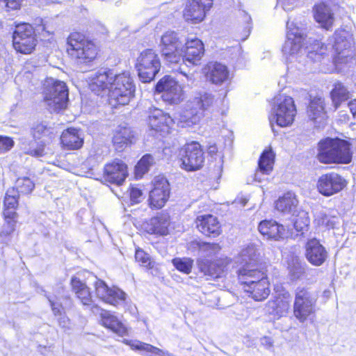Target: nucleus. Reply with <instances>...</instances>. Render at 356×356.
I'll return each mask as SVG.
<instances>
[{
    "label": "nucleus",
    "instance_id": "nucleus-60",
    "mask_svg": "<svg viewBox=\"0 0 356 356\" xmlns=\"http://www.w3.org/2000/svg\"><path fill=\"white\" fill-rule=\"evenodd\" d=\"M348 106L354 118H356V99L350 102Z\"/></svg>",
    "mask_w": 356,
    "mask_h": 356
},
{
    "label": "nucleus",
    "instance_id": "nucleus-25",
    "mask_svg": "<svg viewBox=\"0 0 356 356\" xmlns=\"http://www.w3.org/2000/svg\"><path fill=\"white\" fill-rule=\"evenodd\" d=\"M204 54L203 42L198 38H188L185 43L183 60L193 65H197Z\"/></svg>",
    "mask_w": 356,
    "mask_h": 356
},
{
    "label": "nucleus",
    "instance_id": "nucleus-47",
    "mask_svg": "<svg viewBox=\"0 0 356 356\" xmlns=\"http://www.w3.org/2000/svg\"><path fill=\"white\" fill-rule=\"evenodd\" d=\"M332 98L336 106L350 98V92L341 83H336L331 92Z\"/></svg>",
    "mask_w": 356,
    "mask_h": 356
},
{
    "label": "nucleus",
    "instance_id": "nucleus-9",
    "mask_svg": "<svg viewBox=\"0 0 356 356\" xmlns=\"http://www.w3.org/2000/svg\"><path fill=\"white\" fill-rule=\"evenodd\" d=\"M136 68L141 81L150 82L160 70V59L154 51L145 49L137 58Z\"/></svg>",
    "mask_w": 356,
    "mask_h": 356
},
{
    "label": "nucleus",
    "instance_id": "nucleus-33",
    "mask_svg": "<svg viewBox=\"0 0 356 356\" xmlns=\"http://www.w3.org/2000/svg\"><path fill=\"white\" fill-rule=\"evenodd\" d=\"M259 252L255 245H249L242 249L235 259V262L241 265V268H250L257 266L259 259Z\"/></svg>",
    "mask_w": 356,
    "mask_h": 356
},
{
    "label": "nucleus",
    "instance_id": "nucleus-41",
    "mask_svg": "<svg viewBox=\"0 0 356 356\" xmlns=\"http://www.w3.org/2000/svg\"><path fill=\"white\" fill-rule=\"evenodd\" d=\"M309 45L305 47L307 57L314 61H320L327 53V47L317 40L309 41Z\"/></svg>",
    "mask_w": 356,
    "mask_h": 356
},
{
    "label": "nucleus",
    "instance_id": "nucleus-34",
    "mask_svg": "<svg viewBox=\"0 0 356 356\" xmlns=\"http://www.w3.org/2000/svg\"><path fill=\"white\" fill-rule=\"evenodd\" d=\"M298 200L296 195L291 192H286L275 202L276 209L284 214L295 215L298 209Z\"/></svg>",
    "mask_w": 356,
    "mask_h": 356
},
{
    "label": "nucleus",
    "instance_id": "nucleus-6",
    "mask_svg": "<svg viewBox=\"0 0 356 356\" xmlns=\"http://www.w3.org/2000/svg\"><path fill=\"white\" fill-rule=\"evenodd\" d=\"M317 300V295L309 288H296L293 311V316L300 323L313 320L316 312Z\"/></svg>",
    "mask_w": 356,
    "mask_h": 356
},
{
    "label": "nucleus",
    "instance_id": "nucleus-28",
    "mask_svg": "<svg viewBox=\"0 0 356 356\" xmlns=\"http://www.w3.org/2000/svg\"><path fill=\"white\" fill-rule=\"evenodd\" d=\"M169 225V216L167 213H160L146 222L144 229L150 234L165 236L168 234Z\"/></svg>",
    "mask_w": 356,
    "mask_h": 356
},
{
    "label": "nucleus",
    "instance_id": "nucleus-23",
    "mask_svg": "<svg viewBox=\"0 0 356 356\" xmlns=\"http://www.w3.org/2000/svg\"><path fill=\"white\" fill-rule=\"evenodd\" d=\"M174 120L162 110L154 108L150 109L149 115V124L151 128L162 134H168Z\"/></svg>",
    "mask_w": 356,
    "mask_h": 356
},
{
    "label": "nucleus",
    "instance_id": "nucleus-46",
    "mask_svg": "<svg viewBox=\"0 0 356 356\" xmlns=\"http://www.w3.org/2000/svg\"><path fill=\"white\" fill-rule=\"evenodd\" d=\"M200 259H207L216 255L221 250L218 243H199Z\"/></svg>",
    "mask_w": 356,
    "mask_h": 356
},
{
    "label": "nucleus",
    "instance_id": "nucleus-10",
    "mask_svg": "<svg viewBox=\"0 0 356 356\" xmlns=\"http://www.w3.org/2000/svg\"><path fill=\"white\" fill-rule=\"evenodd\" d=\"M37 44V39L33 26L28 23L17 24L13 35V44L15 49L22 54L32 52Z\"/></svg>",
    "mask_w": 356,
    "mask_h": 356
},
{
    "label": "nucleus",
    "instance_id": "nucleus-18",
    "mask_svg": "<svg viewBox=\"0 0 356 356\" xmlns=\"http://www.w3.org/2000/svg\"><path fill=\"white\" fill-rule=\"evenodd\" d=\"M231 260L227 257H222L213 261L207 259H198L197 265L201 273L207 276L208 279H216L224 275Z\"/></svg>",
    "mask_w": 356,
    "mask_h": 356
},
{
    "label": "nucleus",
    "instance_id": "nucleus-38",
    "mask_svg": "<svg viewBox=\"0 0 356 356\" xmlns=\"http://www.w3.org/2000/svg\"><path fill=\"white\" fill-rule=\"evenodd\" d=\"M330 213V211L324 209H316L314 212V222L318 226H323L327 229H334L339 224V219Z\"/></svg>",
    "mask_w": 356,
    "mask_h": 356
},
{
    "label": "nucleus",
    "instance_id": "nucleus-49",
    "mask_svg": "<svg viewBox=\"0 0 356 356\" xmlns=\"http://www.w3.org/2000/svg\"><path fill=\"white\" fill-rule=\"evenodd\" d=\"M44 141L38 143L36 140H34L24 147V151L26 154L35 157H40L44 155Z\"/></svg>",
    "mask_w": 356,
    "mask_h": 356
},
{
    "label": "nucleus",
    "instance_id": "nucleus-20",
    "mask_svg": "<svg viewBox=\"0 0 356 356\" xmlns=\"http://www.w3.org/2000/svg\"><path fill=\"white\" fill-rule=\"evenodd\" d=\"M95 282L97 296L104 302L116 305L125 300L126 294L118 288H109L102 280L97 279Z\"/></svg>",
    "mask_w": 356,
    "mask_h": 356
},
{
    "label": "nucleus",
    "instance_id": "nucleus-3",
    "mask_svg": "<svg viewBox=\"0 0 356 356\" xmlns=\"http://www.w3.org/2000/svg\"><path fill=\"white\" fill-rule=\"evenodd\" d=\"M217 99L215 96L209 92L201 91L197 92L193 98L188 101L186 111L181 116L182 125L191 127L200 122L206 112L211 111L216 105Z\"/></svg>",
    "mask_w": 356,
    "mask_h": 356
},
{
    "label": "nucleus",
    "instance_id": "nucleus-48",
    "mask_svg": "<svg viewBox=\"0 0 356 356\" xmlns=\"http://www.w3.org/2000/svg\"><path fill=\"white\" fill-rule=\"evenodd\" d=\"M35 188L34 181L29 177H19L15 181V191L22 194H29Z\"/></svg>",
    "mask_w": 356,
    "mask_h": 356
},
{
    "label": "nucleus",
    "instance_id": "nucleus-21",
    "mask_svg": "<svg viewBox=\"0 0 356 356\" xmlns=\"http://www.w3.org/2000/svg\"><path fill=\"white\" fill-rule=\"evenodd\" d=\"M345 180L337 173L323 175L318 181V191L325 196L332 195L345 186Z\"/></svg>",
    "mask_w": 356,
    "mask_h": 356
},
{
    "label": "nucleus",
    "instance_id": "nucleus-51",
    "mask_svg": "<svg viewBox=\"0 0 356 356\" xmlns=\"http://www.w3.org/2000/svg\"><path fill=\"white\" fill-rule=\"evenodd\" d=\"M172 262L178 270L186 274L191 273L193 266V260L186 258H175L172 259Z\"/></svg>",
    "mask_w": 356,
    "mask_h": 356
},
{
    "label": "nucleus",
    "instance_id": "nucleus-11",
    "mask_svg": "<svg viewBox=\"0 0 356 356\" xmlns=\"http://www.w3.org/2000/svg\"><path fill=\"white\" fill-rule=\"evenodd\" d=\"M182 42L179 34L174 31H167L161 37L159 48L162 56L169 63L179 61L182 53Z\"/></svg>",
    "mask_w": 356,
    "mask_h": 356
},
{
    "label": "nucleus",
    "instance_id": "nucleus-59",
    "mask_svg": "<svg viewBox=\"0 0 356 356\" xmlns=\"http://www.w3.org/2000/svg\"><path fill=\"white\" fill-rule=\"evenodd\" d=\"M58 321L59 325L61 327H63L64 329L69 327L70 319L65 315L59 316Z\"/></svg>",
    "mask_w": 356,
    "mask_h": 356
},
{
    "label": "nucleus",
    "instance_id": "nucleus-7",
    "mask_svg": "<svg viewBox=\"0 0 356 356\" xmlns=\"http://www.w3.org/2000/svg\"><path fill=\"white\" fill-rule=\"evenodd\" d=\"M333 63L341 70L343 65L353 60L354 42L352 35L346 30L336 31L333 36Z\"/></svg>",
    "mask_w": 356,
    "mask_h": 356
},
{
    "label": "nucleus",
    "instance_id": "nucleus-29",
    "mask_svg": "<svg viewBox=\"0 0 356 356\" xmlns=\"http://www.w3.org/2000/svg\"><path fill=\"white\" fill-rule=\"evenodd\" d=\"M314 17L321 26L326 30L331 29L334 24V16L332 8L324 3L314 6Z\"/></svg>",
    "mask_w": 356,
    "mask_h": 356
},
{
    "label": "nucleus",
    "instance_id": "nucleus-36",
    "mask_svg": "<svg viewBox=\"0 0 356 356\" xmlns=\"http://www.w3.org/2000/svg\"><path fill=\"white\" fill-rule=\"evenodd\" d=\"M60 140L63 147L69 149H79L83 143L80 131L74 128H69L64 131L60 136Z\"/></svg>",
    "mask_w": 356,
    "mask_h": 356
},
{
    "label": "nucleus",
    "instance_id": "nucleus-45",
    "mask_svg": "<svg viewBox=\"0 0 356 356\" xmlns=\"http://www.w3.org/2000/svg\"><path fill=\"white\" fill-rule=\"evenodd\" d=\"M129 344L134 349L146 353L149 356H169L168 352H165L155 346L140 341H130Z\"/></svg>",
    "mask_w": 356,
    "mask_h": 356
},
{
    "label": "nucleus",
    "instance_id": "nucleus-56",
    "mask_svg": "<svg viewBox=\"0 0 356 356\" xmlns=\"http://www.w3.org/2000/svg\"><path fill=\"white\" fill-rule=\"evenodd\" d=\"M130 199L132 203L140 202L143 199V193L138 188H131L130 190Z\"/></svg>",
    "mask_w": 356,
    "mask_h": 356
},
{
    "label": "nucleus",
    "instance_id": "nucleus-44",
    "mask_svg": "<svg viewBox=\"0 0 356 356\" xmlns=\"http://www.w3.org/2000/svg\"><path fill=\"white\" fill-rule=\"evenodd\" d=\"M292 216L294 217L293 220L295 229L298 232H301V234L303 235L305 232L308 230L310 224L308 212L305 210L298 209L295 213V215Z\"/></svg>",
    "mask_w": 356,
    "mask_h": 356
},
{
    "label": "nucleus",
    "instance_id": "nucleus-57",
    "mask_svg": "<svg viewBox=\"0 0 356 356\" xmlns=\"http://www.w3.org/2000/svg\"><path fill=\"white\" fill-rule=\"evenodd\" d=\"M8 10H17L20 8L22 0H0Z\"/></svg>",
    "mask_w": 356,
    "mask_h": 356
},
{
    "label": "nucleus",
    "instance_id": "nucleus-61",
    "mask_svg": "<svg viewBox=\"0 0 356 356\" xmlns=\"http://www.w3.org/2000/svg\"><path fill=\"white\" fill-rule=\"evenodd\" d=\"M261 343L267 348H270L273 346L271 339L269 337H264L261 339Z\"/></svg>",
    "mask_w": 356,
    "mask_h": 356
},
{
    "label": "nucleus",
    "instance_id": "nucleus-63",
    "mask_svg": "<svg viewBox=\"0 0 356 356\" xmlns=\"http://www.w3.org/2000/svg\"><path fill=\"white\" fill-rule=\"evenodd\" d=\"M250 29H251V27L250 26H248L246 27L245 32H246L247 35H246V37L243 39V40H245L247 38V37L250 35Z\"/></svg>",
    "mask_w": 356,
    "mask_h": 356
},
{
    "label": "nucleus",
    "instance_id": "nucleus-26",
    "mask_svg": "<svg viewBox=\"0 0 356 356\" xmlns=\"http://www.w3.org/2000/svg\"><path fill=\"white\" fill-rule=\"evenodd\" d=\"M307 115L315 127H323L327 122V115L325 111V102L321 97H314L309 103L307 108Z\"/></svg>",
    "mask_w": 356,
    "mask_h": 356
},
{
    "label": "nucleus",
    "instance_id": "nucleus-64",
    "mask_svg": "<svg viewBox=\"0 0 356 356\" xmlns=\"http://www.w3.org/2000/svg\"><path fill=\"white\" fill-rule=\"evenodd\" d=\"M184 76H186L188 80L192 81H193V74H186V73H184Z\"/></svg>",
    "mask_w": 356,
    "mask_h": 356
},
{
    "label": "nucleus",
    "instance_id": "nucleus-40",
    "mask_svg": "<svg viewBox=\"0 0 356 356\" xmlns=\"http://www.w3.org/2000/svg\"><path fill=\"white\" fill-rule=\"evenodd\" d=\"M19 193L15 188L7 191L4 198V206L6 207L3 214L6 218H15L16 213L13 211L18 204Z\"/></svg>",
    "mask_w": 356,
    "mask_h": 356
},
{
    "label": "nucleus",
    "instance_id": "nucleus-50",
    "mask_svg": "<svg viewBox=\"0 0 356 356\" xmlns=\"http://www.w3.org/2000/svg\"><path fill=\"white\" fill-rule=\"evenodd\" d=\"M153 162L154 159L151 155L146 154L143 156L136 165V176L137 177H142L148 171Z\"/></svg>",
    "mask_w": 356,
    "mask_h": 356
},
{
    "label": "nucleus",
    "instance_id": "nucleus-35",
    "mask_svg": "<svg viewBox=\"0 0 356 356\" xmlns=\"http://www.w3.org/2000/svg\"><path fill=\"white\" fill-rule=\"evenodd\" d=\"M102 324L111 330L120 337L127 335L128 330L124 325L113 314L108 311H104L101 314Z\"/></svg>",
    "mask_w": 356,
    "mask_h": 356
},
{
    "label": "nucleus",
    "instance_id": "nucleus-24",
    "mask_svg": "<svg viewBox=\"0 0 356 356\" xmlns=\"http://www.w3.org/2000/svg\"><path fill=\"white\" fill-rule=\"evenodd\" d=\"M328 253L320 241L312 238L305 245V257L314 266H321L327 259Z\"/></svg>",
    "mask_w": 356,
    "mask_h": 356
},
{
    "label": "nucleus",
    "instance_id": "nucleus-17",
    "mask_svg": "<svg viewBox=\"0 0 356 356\" xmlns=\"http://www.w3.org/2000/svg\"><path fill=\"white\" fill-rule=\"evenodd\" d=\"M291 297L288 291H284L275 296L269 300L265 307L267 314L273 318L279 319L285 316L291 307Z\"/></svg>",
    "mask_w": 356,
    "mask_h": 356
},
{
    "label": "nucleus",
    "instance_id": "nucleus-12",
    "mask_svg": "<svg viewBox=\"0 0 356 356\" xmlns=\"http://www.w3.org/2000/svg\"><path fill=\"white\" fill-rule=\"evenodd\" d=\"M286 40L285 41L282 51L286 56H294L299 54H305L306 49L303 47L302 44L305 40V33L302 29L293 22H286Z\"/></svg>",
    "mask_w": 356,
    "mask_h": 356
},
{
    "label": "nucleus",
    "instance_id": "nucleus-2",
    "mask_svg": "<svg viewBox=\"0 0 356 356\" xmlns=\"http://www.w3.org/2000/svg\"><path fill=\"white\" fill-rule=\"evenodd\" d=\"M317 158L323 163H348L352 158L350 145L342 139L326 138L318 143Z\"/></svg>",
    "mask_w": 356,
    "mask_h": 356
},
{
    "label": "nucleus",
    "instance_id": "nucleus-5",
    "mask_svg": "<svg viewBox=\"0 0 356 356\" xmlns=\"http://www.w3.org/2000/svg\"><path fill=\"white\" fill-rule=\"evenodd\" d=\"M67 51L79 63H87L97 57V48L95 43L79 33L73 32L67 40Z\"/></svg>",
    "mask_w": 356,
    "mask_h": 356
},
{
    "label": "nucleus",
    "instance_id": "nucleus-43",
    "mask_svg": "<svg viewBox=\"0 0 356 356\" xmlns=\"http://www.w3.org/2000/svg\"><path fill=\"white\" fill-rule=\"evenodd\" d=\"M31 133L35 140H40L47 138L51 139L56 135V130L54 127L46 122L37 123L31 129Z\"/></svg>",
    "mask_w": 356,
    "mask_h": 356
},
{
    "label": "nucleus",
    "instance_id": "nucleus-22",
    "mask_svg": "<svg viewBox=\"0 0 356 356\" xmlns=\"http://www.w3.org/2000/svg\"><path fill=\"white\" fill-rule=\"evenodd\" d=\"M203 73L207 81L215 85H222L229 80V72L226 65L210 62L204 68Z\"/></svg>",
    "mask_w": 356,
    "mask_h": 356
},
{
    "label": "nucleus",
    "instance_id": "nucleus-42",
    "mask_svg": "<svg viewBox=\"0 0 356 356\" xmlns=\"http://www.w3.org/2000/svg\"><path fill=\"white\" fill-rule=\"evenodd\" d=\"M274 159L275 154L271 149L265 150L262 153L258 163L259 172H257L255 174L256 179H257L259 172L268 175L272 171Z\"/></svg>",
    "mask_w": 356,
    "mask_h": 356
},
{
    "label": "nucleus",
    "instance_id": "nucleus-55",
    "mask_svg": "<svg viewBox=\"0 0 356 356\" xmlns=\"http://www.w3.org/2000/svg\"><path fill=\"white\" fill-rule=\"evenodd\" d=\"M13 145L14 142L10 138L0 136V153L8 151Z\"/></svg>",
    "mask_w": 356,
    "mask_h": 356
},
{
    "label": "nucleus",
    "instance_id": "nucleus-16",
    "mask_svg": "<svg viewBox=\"0 0 356 356\" xmlns=\"http://www.w3.org/2000/svg\"><path fill=\"white\" fill-rule=\"evenodd\" d=\"M213 5V0H188L184 10V18L193 24L201 22Z\"/></svg>",
    "mask_w": 356,
    "mask_h": 356
},
{
    "label": "nucleus",
    "instance_id": "nucleus-14",
    "mask_svg": "<svg viewBox=\"0 0 356 356\" xmlns=\"http://www.w3.org/2000/svg\"><path fill=\"white\" fill-rule=\"evenodd\" d=\"M156 91L162 93V99L170 104H177L183 99L181 86L170 76H165L156 84Z\"/></svg>",
    "mask_w": 356,
    "mask_h": 356
},
{
    "label": "nucleus",
    "instance_id": "nucleus-31",
    "mask_svg": "<svg viewBox=\"0 0 356 356\" xmlns=\"http://www.w3.org/2000/svg\"><path fill=\"white\" fill-rule=\"evenodd\" d=\"M258 230L261 234L266 236L268 239H274L276 241L283 238L286 234L284 227L273 220L261 221L259 224Z\"/></svg>",
    "mask_w": 356,
    "mask_h": 356
},
{
    "label": "nucleus",
    "instance_id": "nucleus-4",
    "mask_svg": "<svg viewBox=\"0 0 356 356\" xmlns=\"http://www.w3.org/2000/svg\"><path fill=\"white\" fill-rule=\"evenodd\" d=\"M44 102L50 112L58 113L67 107L68 89L65 82L47 78L43 83Z\"/></svg>",
    "mask_w": 356,
    "mask_h": 356
},
{
    "label": "nucleus",
    "instance_id": "nucleus-30",
    "mask_svg": "<svg viewBox=\"0 0 356 356\" xmlns=\"http://www.w3.org/2000/svg\"><path fill=\"white\" fill-rule=\"evenodd\" d=\"M134 139V133L126 124L118 126L114 130L113 143L118 151H122L131 144Z\"/></svg>",
    "mask_w": 356,
    "mask_h": 356
},
{
    "label": "nucleus",
    "instance_id": "nucleus-1",
    "mask_svg": "<svg viewBox=\"0 0 356 356\" xmlns=\"http://www.w3.org/2000/svg\"><path fill=\"white\" fill-rule=\"evenodd\" d=\"M89 86L97 95L108 93L109 103L113 106L128 104L135 92V86L129 73L115 74L106 69H100L92 74Z\"/></svg>",
    "mask_w": 356,
    "mask_h": 356
},
{
    "label": "nucleus",
    "instance_id": "nucleus-8",
    "mask_svg": "<svg viewBox=\"0 0 356 356\" xmlns=\"http://www.w3.org/2000/svg\"><path fill=\"white\" fill-rule=\"evenodd\" d=\"M296 114V108L293 98L285 95H279L275 98L272 114L269 118L273 130V122L282 127L291 125Z\"/></svg>",
    "mask_w": 356,
    "mask_h": 356
},
{
    "label": "nucleus",
    "instance_id": "nucleus-27",
    "mask_svg": "<svg viewBox=\"0 0 356 356\" xmlns=\"http://www.w3.org/2000/svg\"><path fill=\"white\" fill-rule=\"evenodd\" d=\"M195 223L199 231L208 236H217L220 234V225L218 218L213 215H202L197 217Z\"/></svg>",
    "mask_w": 356,
    "mask_h": 356
},
{
    "label": "nucleus",
    "instance_id": "nucleus-19",
    "mask_svg": "<svg viewBox=\"0 0 356 356\" xmlns=\"http://www.w3.org/2000/svg\"><path fill=\"white\" fill-rule=\"evenodd\" d=\"M127 176V165L121 160L115 159L104 165L103 179L106 182L121 185Z\"/></svg>",
    "mask_w": 356,
    "mask_h": 356
},
{
    "label": "nucleus",
    "instance_id": "nucleus-39",
    "mask_svg": "<svg viewBox=\"0 0 356 356\" xmlns=\"http://www.w3.org/2000/svg\"><path fill=\"white\" fill-rule=\"evenodd\" d=\"M237 273L239 281L243 285H245V281L260 282L261 280H268L265 273L258 270L257 266L250 268H240Z\"/></svg>",
    "mask_w": 356,
    "mask_h": 356
},
{
    "label": "nucleus",
    "instance_id": "nucleus-53",
    "mask_svg": "<svg viewBox=\"0 0 356 356\" xmlns=\"http://www.w3.org/2000/svg\"><path fill=\"white\" fill-rule=\"evenodd\" d=\"M135 259L143 266L151 268V260L149 255L140 249H137L135 253Z\"/></svg>",
    "mask_w": 356,
    "mask_h": 356
},
{
    "label": "nucleus",
    "instance_id": "nucleus-32",
    "mask_svg": "<svg viewBox=\"0 0 356 356\" xmlns=\"http://www.w3.org/2000/svg\"><path fill=\"white\" fill-rule=\"evenodd\" d=\"M244 291L254 300L261 301L270 294L269 282L268 280H261L260 282L245 281Z\"/></svg>",
    "mask_w": 356,
    "mask_h": 356
},
{
    "label": "nucleus",
    "instance_id": "nucleus-54",
    "mask_svg": "<svg viewBox=\"0 0 356 356\" xmlns=\"http://www.w3.org/2000/svg\"><path fill=\"white\" fill-rule=\"evenodd\" d=\"M38 31L44 40H45L46 38H48L47 40H49L54 34V29L46 23H42V24L38 26Z\"/></svg>",
    "mask_w": 356,
    "mask_h": 356
},
{
    "label": "nucleus",
    "instance_id": "nucleus-15",
    "mask_svg": "<svg viewBox=\"0 0 356 356\" xmlns=\"http://www.w3.org/2000/svg\"><path fill=\"white\" fill-rule=\"evenodd\" d=\"M153 188L149 192V205L152 208H162L170 195V185L163 176H157L153 180Z\"/></svg>",
    "mask_w": 356,
    "mask_h": 356
},
{
    "label": "nucleus",
    "instance_id": "nucleus-62",
    "mask_svg": "<svg viewBox=\"0 0 356 356\" xmlns=\"http://www.w3.org/2000/svg\"><path fill=\"white\" fill-rule=\"evenodd\" d=\"M209 154H213L217 152V147L216 145H211L208 149Z\"/></svg>",
    "mask_w": 356,
    "mask_h": 356
},
{
    "label": "nucleus",
    "instance_id": "nucleus-13",
    "mask_svg": "<svg viewBox=\"0 0 356 356\" xmlns=\"http://www.w3.org/2000/svg\"><path fill=\"white\" fill-rule=\"evenodd\" d=\"M181 167L187 171L199 170L203 165L204 156L200 145L196 142L186 144L180 152Z\"/></svg>",
    "mask_w": 356,
    "mask_h": 356
},
{
    "label": "nucleus",
    "instance_id": "nucleus-58",
    "mask_svg": "<svg viewBox=\"0 0 356 356\" xmlns=\"http://www.w3.org/2000/svg\"><path fill=\"white\" fill-rule=\"evenodd\" d=\"M49 302L50 303L51 310L55 316H61L63 315V307L60 304L54 302L49 298H48Z\"/></svg>",
    "mask_w": 356,
    "mask_h": 356
},
{
    "label": "nucleus",
    "instance_id": "nucleus-37",
    "mask_svg": "<svg viewBox=\"0 0 356 356\" xmlns=\"http://www.w3.org/2000/svg\"><path fill=\"white\" fill-rule=\"evenodd\" d=\"M71 284L73 291L83 305L89 306L92 300L89 288L77 277H72Z\"/></svg>",
    "mask_w": 356,
    "mask_h": 356
},
{
    "label": "nucleus",
    "instance_id": "nucleus-52",
    "mask_svg": "<svg viewBox=\"0 0 356 356\" xmlns=\"http://www.w3.org/2000/svg\"><path fill=\"white\" fill-rule=\"evenodd\" d=\"M289 273L293 280H298L305 273V266L298 259H293L292 264L289 266Z\"/></svg>",
    "mask_w": 356,
    "mask_h": 356
}]
</instances>
